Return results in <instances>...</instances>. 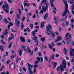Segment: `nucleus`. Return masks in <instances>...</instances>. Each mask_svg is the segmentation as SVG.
Here are the masks:
<instances>
[{"instance_id":"obj_1","label":"nucleus","mask_w":74,"mask_h":74,"mask_svg":"<svg viewBox=\"0 0 74 74\" xmlns=\"http://www.w3.org/2000/svg\"><path fill=\"white\" fill-rule=\"evenodd\" d=\"M52 30V27L50 24H49L48 26H47V30L46 33L49 36L52 34L53 37H55V33H52V32L51 31V30ZM49 30L50 31H49Z\"/></svg>"},{"instance_id":"obj_2","label":"nucleus","mask_w":74,"mask_h":74,"mask_svg":"<svg viewBox=\"0 0 74 74\" xmlns=\"http://www.w3.org/2000/svg\"><path fill=\"white\" fill-rule=\"evenodd\" d=\"M60 67V68L59 66L58 67L57 69V71H58L60 70L61 71H63L64 69V68L66 67V61L65 60H63L62 62V65H61Z\"/></svg>"},{"instance_id":"obj_3","label":"nucleus","mask_w":74,"mask_h":74,"mask_svg":"<svg viewBox=\"0 0 74 74\" xmlns=\"http://www.w3.org/2000/svg\"><path fill=\"white\" fill-rule=\"evenodd\" d=\"M63 1L65 4V10L62 14V16H65L66 15V13L68 12V14H70V12H69V11H68V5L67 4V1H65V0H63Z\"/></svg>"},{"instance_id":"obj_4","label":"nucleus","mask_w":74,"mask_h":74,"mask_svg":"<svg viewBox=\"0 0 74 74\" xmlns=\"http://www.w3.org/2000/svg\"><path fill=\"white\" fill-rule=\"evenodd\" d=\"M5 3L6 5H3L2 6V8L5 10V12L8 13V8H8V5L7 4V2H5Z\"/></svg>"},{"instance_id":"obj_5","label":"nucleus","mask_w":74,"mask_h":74,"mask_svg":"<svg viewBox=\"0 0 74 74\" xmlns=\"http://www.w3.org/2000/svg\"><path fill=\"white\" fill-rule=\"evenodd\" d=\"M32 35L34 36V41L35 42H36V44L37 46L38 45V42L37 40V36H35V34H36V33H35V32L34 31H33L32 32Z\"/></svg>"},{"instance_id":"obj_6","label":"nucleus","mask_w":74,"mask_h":74,"mask_svg":"<svg viewBox=\"0 0 74 74\" xmlns=\"http://www.w3.org/2000/svg\"><path fill=\"white\" fill-rule=\"evenodd\" d=\"M15 24L16 26H17V27L19 26V25H20V22L19 20H17V19H16Z\"/></svg>"},{"instance_id":"obj_7","label":"nucleus","mask_w":74,"mask_h":74,"mask_svg":"<svg viewBox=\"0 0 74 74\" xmlns=\"http://www.w3.org/2000/svg\"><path fill=\"white\" fill-rule=\"evenodd\" d=\"M18 11L19 13H19H18V14H17V17L19 20H20V19H21V16H20L21 15L22 13L21 12V11L20 9L18 10Z\"/></svg>"},{"instance_id":"obj_8","label":"nucleus","mask_w":74,"mask_h":74,"mask_svg":"<svg viewBox=\"0 0 74 74\" xmlns=\"http://www.w3.org/2000/svg\"><path fill=\"white\" fill-rule=\"evenodd\" d=\"M70 50L71 51L70 52V54L71 55V56H74V49H73L71 48Z\"/></svg>"},{"instance_id":"obj_9","label":"nucleus","mask_w":74,"mask_h":74,"mask_svg":"<svg viewBox=\"0 0 74 74\" xmlns=\"http://www.w3.org/2000/svg\"><path fill=\"white\" fill-rule=\"evenodd\" d=\"M46 0H43L42 1L39 7H38L39 10H40L41 9V6L42 5L43 3H46Z\"/></svg>"},{"instance_id":"obj_10","label":"nucleus","mask_w":74,"mask_h":74,"mask_svg":"<svg viewBox=\"0 0 74 74\" xmlns=\"http://www.w3.org/2000/svg\"><path fill=\"white\" fill-rule=\"evenodd\" d=\"M65 37L66 38H67V39H69V38H71V35H70V34L69 33H67L66 34Z\"/></svg>"},{"instance_id":"obj_11","label":"nucleus","mask_w":74,"mask_h":74,"mask_svg":"<svg viewBox=\"0 0 74 74\" xmlns=\"http://www.w3.org/2000/svg\"><path fill=\"white\" fill-rule=\"evenodd\" d=\"M48 8L45 6L42 5V9L43 11L44 12H46L47 10H48Z\"/></svg>"},{"instance_id":"obj_12","label":"nucleus","mask_w":74,"mask_h":74,"mask_svg":"<svg viewBox=\"0 0 74 74\" xmlns=\"http://www.w3.org/2000/svg\"><path fill=\"white\" fill-rule=\"evenodd\" d=\"M28 52L29 53V54L30 55H33V51L32 52L31 51V50L30 49V48L28 47Z\"/></svg>"},{"instance_id":"obj_13","label":"nucleus","mask_w":74,"mask_h":74,"mask_svg":"<svg viewBox=\"0 0 74 74\" xmlns=\"http://www.w3.org/2000/svg\"><path fill=\"white\" fill-rule=\"evenodd\" d=\"M62 39V38L60 36H58L57 38L55 40V42H57V41H60V40Z\"/></svg>"},{"instance_id":"obj_14","label":"nucleus","mask_w":74,"mask_h":74,"mask_svg":"<svg viewBox=\"0 0 74 74\" xmlns=\"http://www.w3.org/2000/svg\"><path fill=\"white\" fill-rule=\"evenodd\" d=\"M72 11H71V12H72L73 15H74V12L73 11V9H74V4H73L72 5Z\"/></svg>"},{"instance_id":"obj_15","label":"nucleus","mask_w":74,"mask_h":74,"mask_svg":"<svg viewBox=\"0 0 74 74\" xmlns=\"http://www.w3.org/2000/svg\"><path fill=\"white\" fill-rule=\"evenodd\" d=\"M27 65L28 66H29L28 69V70H29V68H30V69H31V68H33V65H31V64H30L29 63H28Z\"/></svg>"},{"instance_id":"obj_16","label":"nucleus","mask_w":74,"mask_h":74,"mask_svg":"<svg viewBox=\"0 0 74 74\" xmlns=\"http://www.w3.org/2000/svg\"><path fill=\"white\" fill-rule=\"evenodd\" d=\"M24 5L25 7L26 6L27 7H29L30 5V4L29 3H24Z\"/></svg>"},{"instance_id":"obj_17","label":"nucleus","mask_w":74,"mask_h":74,"mask_svg":"<svg viewBox=\"0 0 74 74\" xmlns=\"http://www.w3.org/2000/svg\"><path fill=\"white\" fill-rule=\"evenodd\" d=\"M48 13H46V14H45L44 16V20H46V19L48 18Z\"/></svg>"},{"instance_id":"obj_18","label":"nucleus","mask_w":74,"mask_h":74,"mask_svg":"<svg viewBox=\"0 0 74 74\" xmlns=\"http://www.w3.org/2000/svg\"><path fill=\"white\" fill-rule=\"evenodd\" d=\"M9 25H8V28L9 30L10 29V26H12L13 25V24H12V22H10L9 23Z\"/></svg>"},{"instance_id":"obj_19","label":"nucleus","mask_w":74,"mask_h":74,"mask_svg":"<svg viewBox=\"0 0 74 74\" xmlns=\"http://www.w3.org/2000/svg\"><path fill=\"white\" fill-rule=\"evenodd\" d=\"M55 0H50L51 1L50 3L51 4V7H54V5H53V1H55Z\"/></svg>"},{"instance_id":"obj_20","label":"nucleus","mask_w":74,"mask_h":74,"mask_svg":"<svg viewBox=\"0 0 74 74\" xmlns=\"http://www.w3.org/2000/svg\"><path fill=\"white\" fill-rule=\"evenodd\" d=\"M20 40L22 41V42H25V39L23 37H20Z\"/></svg>"},{"instance_id":"obj_21","label":"nucleus","mask_w":74,"mask_h":74,"mask_svg":"<svg viewBox=\"0 0 74 74\" xmlns=\"http://www.w3.org/2000/svg\"><path fill=\"white\" fill-rule=\"evenodd\" d=\"M53 12L54 14H56V8L55 7H54V10H53Z\"/></svg>"},{"instance_id":"obj_22","label":"nucleus","mask_w":74,"mask_h":74,"mask_svg":"<svg viewBox=\"0 0 74 74\" xmlns=\"http://www.w3.org/2000/svg\"><path fill=\"white\" fill-rule=\"evenodd\" d=\"M7 29H6L5 30V32H3V34L4 35H7V34H8V33H7Z\"/></svg>"},{"instance_id":"obj_23","label":"nucleus","mask_w":74,"mask_h":74,"mask_svg":"<svg viewBox=\"0 0 74 74\" xmlns=\"http://www.w3.org/2000/svg\"><path fill=\"white\" fill-rule=\"evenodd\" d=\"M56 64H57V63L56 62H54L53 63V67L54 69H55V68H56Z\"/></svg>"},{"instance_id":"obj_24","label":"nucleus","mask_w":74,"mask_h":74,"mask_svg":"<svg viewBox=\"0 0 74 74\" xmlns=\"http://www.w3.org/2000/svg\"><path fill=\"white\" fill-rule=\"evenodd\" d=\"M29 74H33V72L32 71V69H30V68H29Z\"/></svg>"},{"instance_id":"obj_25","label":"nucleus","mask_w":74,"mask_h":74,"mask_svg":"<svg viewBox=\"0 0 74 74\" xmlns=\"http://www.w3.org/2000/svg\"><path fill=\"white\" fill-rule=\"evenodd\" d=\"M19 54L20 56H22V50H21L19 51Z\"/></svg>"},{"instance_id":"obj_26","label":"nucleus","mask_w":74,"mask_h":74,"mask_svg":"<svg viewBox=\"0 0 74 74\" xmlns=\"http://www.w3.org/2000/svg\"><path fill=\"white\" fill-rule=\"evenodd\" d=\"M46 3H46H45L43 2V3H44V4H45V5H46V7H47V8H48V5H49V4L48 3Z\"/></svg>"},{"instance_id":"obj_27","label":"nucleus","mask_w":74,"mask_h":74,"mask_svg":"<svg viewBox=\"0 0 74 74\" xmlns=\"http://www.w3.org/2000/svg\"><path fill=\"white\" fill-rule=\"evenodd\" d=\"M24 27V25H23V22H21V29L22 30L23 29V28Z\"/></svg>"},{"instance_id":"obj_28","label":"nucleus","mask_w":74,"mask_h":74,"mask_svg":"<svg viewBox=\"0 0 74 74\" xmlns=\"http://www.w3.org/2000/svg\"><path fill=\"white\" fill-rule=\"evenodd\" d=\"M45 40V38L44 37H42L41 38L40 40H41V41H42L43 42H44Z\"/></svg>"},{"instance_id":"obj_29","label":"nucleus","mask_w":74,"mask_h":74,"mask_svg":"<svg viewBox=\"0 0 74 74\" xmlns=\"http://www.w3.org/2000/svg\"><path fill=\"white\" fill-rule=\"evenodd\" d=\"M34 68L35 69H36L37 67H38V64H35L33 66Z\"/></svg>"},{"instance_id":"obj_30","label":"nucleus","mask_w":74,"mask_h":74,"mask_svg":"<svg viewBox=\"0 0 74 74\" xmlns=\"http://www.w3.org/2000/svg\"><path fill=\"white\" fill-rule=\"evenodd\" d=\"M29 26L31 29H33V24H30Z\"/></svg>"},{"instance_id":"obj_31","label":"nucleus","mask_w":74,"mask_h":74,"mask_svg":"<svg viewBox=\"0 0 74 74\" xmlns=\"http://www.w3.org/2000/svg\"><path fill=\"white\" fill-rule=\"evenodd\" d=\"M44 58L46 61H48V57L47 56H45L44 57Z\"/></svg>"},{"instance_id":"obj_32","label":"nucleus","mask_w":74,"mask_h":74,"mask_svg":"<svg viewBox=\"0 0 74 74\" xmlns=\"http://www.w3.org/2000/svg\"><path fill=\"white\" fill-rule=\"evenodd\" d=\"M65 25L67 26H68V25H69V22L68 21H66L65 22Z\"/></svg>"},{"instance_id":"obj_33","label":"nucleus","mask_w":74,"mask_h":74,"mask_svg":"<svg viewBox=\"0 0 74 74\" xmlns=\"http://www.w3.org/2000/svg\"><path fill=\"white\" fill-rule=\"evenodd\" d=\"M11 45H12V43H11L9 45V46L8 47V48L10 49L11 47Z\"/></svg>"},{"instance_id":"obj_34","label":"nucleus","mask_w":74,"mask_h":74,"mask_svg":"<svg viewBox=\"0 0 74 74\" xmlns=\"http://www.w3.org/2000/svg\"><path fill=\"white\" fill-rule=\"evenodd\" d=\"M4 22H6V23H8V22H9L8 21H7V19H4Z\"/></svg>"},{"instance_id":"obj_35","label":"nucleus","mask_w":74,"mask_h":74,"mask_svg":"<svg viewBox=\"0 0 74 74\" xmlns=\"http://www.w3.org/2000/svg\"><path fill=\"white\" fill-rule=\"evenodd\" d=\"M44 24L42 23H41V27H44Z\"/></svg>"},{"instance_id":"obj_36","label":"nucleus","mask_w":74,"mask_h":74,"mask_svg":"<svg viewBox=\"0 0 74 74\" xmlns=\"http://www.w3.org/2000/svg\"><path fill=\"white\" fill-rule=\"evenodd\" d=\"M57 45L59 46V45H62V43L61 42H59L57 44Z\"/></svg>"},{"instance_id":"obj_37","label":"nucleus","mask_w":74,"mask_h":74,"mask_svg":"<svg viewBox=\"0 0 74 74\" xmlns=\"http://www.w3.org/2000/svg\"><path fill=\"white\" fill-rule=\"evenodd\" d=\"M1 36L2 39H3V38H4V34L2 35Z\"/></svg>"},{"instance_id":"obj_38","label":"nucleus","mask_w":74,"mask_h":74,"mask_svg":"<svg viewBox=\"0 0 74 74\" xmlns=\"http://www.w3.org/2000/svg\"><path fill=\"white\" fill-rule=\"evenodd\" d=\"M39 61H36L35 62V64H38V63Z\"/></svg>"},{"instance_id":"obj_39","label":"nucleus","mask_w":74,"mask_h":74,"mask_svg":"<svg viewBox=\"0 0 74 74\" xmlns=\"http://www.w3.org/2000/svg\"><path fill=\"white\" fill-rule=\"evenodd\" d=\"M23 70L24 71H25V72H26V68H25V67L23 68Z\"/></svg>"},{"instance_id":"obj_40","label":"nucleus","mask_w":74,"mask_h":74,"mask_svg":"<svg viewBox=\"0 0 74 74\" xmlns=\"http://www.w3.org/2000/svg\"><path fill=\"white\" fill-rule=\"evenodd\" d=\"M1 42L3 44H5V42H4V41H3V40H1Z\"/></svg>"},{"instance_id":"obj_41","label":"nucleus","mask_w":74,"mask_h":74,"mask_svg":"<svg viewBox=\"0 0 74 74\" xmlns=\"http://www.w3.org/2000/svg\"><path fill=\"white\" fill-rule=\"evenodd\" d=\"M40 59L41 63V62H43V58H42V57H41Z\"/></svg>"},{"instance_id":"obj_42","label":"nucleus","mask_w":74,"mask_h":74,"mask_svg":"<svg viewBox=\"0 0 74 74\" xmlns=\"http://www.w3.org/2000/svg\"><path fill=\"white\" fill-rule=\"evenodd\" d=\"M49 48H50L51 49H53V48H52V46H51V45H49Z\"/></svg>"},{"instance_id":"obj_43","label":"nucleus","mask_w":74,"mask_h":74,"mask_svg":"<svg viewBox=\"0 0 74 74\" xmlns=\"http://www.w3.org/2000/svg\"><path fill=\"white\" fill-rule=\"evenodd\" d=\"M13 38H14L13 37H10L9 38V40H12V39H13Z\"/></svg>"},{"instance_id":"obj_44","label":"nucleus","mask_w":74,"mask_h":74,"mask_svg":"<svg viewBox=\"0 0 74 74\" xmlns=\"http://www.w3.org/2000/svg\"><path fill=\"white\" fill-rule=\"evenodd\" d=\"M16 67V64H14V69L15 70V68Z\"/></svg>"},{"instance_id":"obj_45","label":"nucleus","mask_w":74,"mask_h":74,"mask_svg":"<svg viewBox=\"0 0 74 74\" xmlns=\"http://www.w3.org/2000/svg\"><path fill=\"white\" fill-rule=\"evenodd\" d=\"M4 68V66H3L0 69V71H2L3 70V69Z\"/></svg>"},{"instance_id":"obj_46","label":"nucleus","mask_w":74,"mask_h":74,"mask_svg":"<svg viewBox=\"0 0 74 74\" xmlns=\"http://www.w3.org/2000/svg\"><path fill=\"white\" fill-rule=\"evenodd\" d=\"M25 16H23V17L22 19V21H24V20H25Z\"/></svg>"},{"instance_id":"obj_47","label":"nucleus","mask_w":74,"mask_h":74,"mask_svg":"<svg viewBox=\"0 0 74 74\" xmlns=\"http://www.w3.org/2000/svg\"><path fill=\"white\" fill-rule=\"evenodd\" d=\"M51 58L52 59H54V55L53 54L52 55Z\"/></svg>"},{"instance_id":"obj_48","label":"nucleus","mask_w":74,"mask_h":74,"mask_svg":"<svg viewBox=\"0 0 74 74\" xmlns=\"http://www.w3.org/2000/svg\"><path fill=\"white\" fill-rule=\"evenodd\" d=\"M67 64L68 66H70V62H68L67 63Z\"/></svg>"},{"instance_id":"obj_49","label":"nucleus","mask_w":74,"mask_h":74,"mask_svg":"<svg viewBox=\"0 0 74 74\" xmlns=\"http://www.w3.org/2000/svg\"><path fill=\"white\" fill-rule=\"evenodd\" d=\"M3 48V46H0V49H2Z\"/></svg>"},{"instance_id":"obj_50","label":"nucleus","mask_w":74,"mask_h":74,"mask_svg":"<svg viewBox=\"0 0 74 74\" xmlns=\"http://www.w3.org/2000/svg\"><path fill=\"white\" fill-rule=\"evenodd\" d=\"M43 12H44V11H43V10H41V11H40V13H41V14H43Z\"/></svg>"},{"instance_id":"obj_51","label":"nucleus","mask_w":74,"mask_h":74,"mask_svg":"<svg viewBox=\"0 0 74 74\" xmlns=\"http://www.w3.org/2000/svg\"><path fill=\"white\" fill-rule=\"evenodd\" d=\"M33 71H34V73H36V69H34Z\"/></svg>"},{"instance_id":"obj_52","label":"nucleus","mask_w":74,"mask_h":74,"mask_svg":"<svg viewBox=\"0 0 74 74\" xmlns=\"http://www.w3.org/2000/svg\"><path fill=\"white\" fill-rule=\"evenodd\" d=\"M37 59L38 60V62L40 60V58L39 57L37 58Z\"/></svg>"},{"instance_id":"obj_53","label":"nucleus","mask_w":74,"mask_h":74,"mask_svg":"<svg viewBox=\"0 0 74 74\" xmlns=\"http://www.w3.org/2000/svg\"><path fill=\"white\" fill-rule=\"evenodd\" d=\"M27 18H28L27 19V21L28 22H29L30 21H29V15H27Z\"/></svg>"},{"instance_id":"obj_54","label":"nucleus","mask_w":74,"mask_h":74,"mask_svg":"<svg viewBox=\"0 0 74 74\" xmlns=\"http://www.w3.org/2000/svg\"><path fill=\"white\" fill-rule=\"evenodd\" d=\"M19 59V58L18 57H17L16 60V63H18V59Z\"/></svg>"},{"instance_id":"obj_55","label":"nucleus","mask_w":74,"mask_h":74,"mask_svg":"<svg viewBox=\"0 0 74 74\" xmlns=\"http://www.w3.org/2000/svg\"><path fill=\"white\" fill-rule=\"evenodd\" d=\"M71 25L72 27V29H73V27H74V25L72 24H71Z\"/></svg>"},{"instance_id":"obj_56","label":"nucleus","mask_w":74,"mask_h":74,"mask_svg":"<svg viewBox=\"0 0 74 74\" xmlns=\"http://www.w3.org/2000/svg\"><path fill=\"white\" fill-rule=\"evenodd\" d=\"M27 30L28 32H30V29H29V28H28L27 27Z\"/></svg>"},{"instance_id":"obj_57","label":"nucleus","mask_w":74,"mask_h":74,"mask_svg":"<svg viewBox=\"0 0 74 74\" xmlns=\"http://www.w3.org/2000/svg\"><path fill=\"white\" fill-rule=\"evenodd\" d=\"M34 49L35 51H38V48L37 47H36V48H34Z\"/></svg>"},{"instance_id":"obj_58","label":"nucleus","mask_w":74,"mask_h":74,"mask_svg":"<svg viewBox=\"0 0 74 74\" xmlns=\"http://www.w3.org/2000/svg\"><path fill=\"white\" fill-rule=\"evenodd\" d=\"M10 62H11V61H10V60H9L7 62V64H8V63H10Z\"/></svg>"},{"instance_id":"obj_59","label":"nucleus","mask_w":74,"mask_h":74,"mask_svg":"<svg viewBox=\"0 0 74 74\" xmlns=\"http://www.w3.org/2000/svg\"><path fill=\"white\" fill-rule=\"evenodd\" d=\"M51 44L52 46V47H53L55 46V45L53 44V42H51Z\"/></svg>"},{"instance_id":"obj_60","label":"nucleus","mask_w":74,"mask_h":74,"mask_svg":"<svg viewBox=\"0 0 74 74\" xmlns=\"http://www.w3.org/2000/svg\"><path fill=\"white\" fill-rule=\"evenodd\" d=\"M56 58H57V57H59V55L58 54H56Z\"/></svg>"},{"instance_id":"obj_61","label":"nucleus","mask_w":74,"mask_h":74,"mask_svg":"<svg viewBox=\"0 0 74 74\" xmlns=\"http://www.w3.org/2000/svg\"><path fill=\"white\" fill-rule=\"evenodd\" d=\"M5 54L6 55H8V51H6Z\"/></svg>"},{"instance_id":"obj_62","label":"nucleus","mask_w":74,"mask_h":74,"mask_svg":"<svg viewBox=\"0 0 74 74\" xmlns=\"http://www.w3.org/2000/svg\"><path fill=\"white\" fill-rule=\"evenodd\" d=\"M2 4H3V2H1L0 3V6H1Z\"/></svg>"},{"instance_id":"obj_63","label":"nucleus","mask_w":74,"mask_h":74,"mask_svg":"<svg viewBox=\"0 0 74 74\" xmlns=\"http://www.w3.org/2000/svg\"><path fill=\"white\" fill-rule=\"evenodd\" d=\"M33 17V18H36V14H34Z\"/></svg>"},{"instance_id":"obj_64","label":"nucleus","mask_w":74,"mask_h":74,"mask_svg":"<svg viewBox=\"0 0 74 74\" xmlns=\"http://www.w3.org/2000/svg\"><path fill=\"white\" fill-rule=\"evenodd\" d=\"M74 58H73V59H72L71 60V62H74Z\"/></svg>"}]
</instances>
